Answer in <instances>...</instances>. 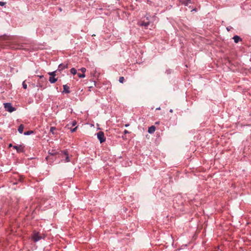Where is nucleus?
I'll use <instances>...</instances> for the list:
<instances>
[{"instance_id":"9d476101","label":"nucleus","mask_w":251,"mask_h":251,"mask_svg":"<svg viewBox=\"0 0 251 251\" xmlns=\"http://www.w3.org/2000/svg\"><path fill=\"white\" fill-rule=\"evenodd\" d=\"M150 23V22L148 21V22H142L140 23V26H145L146 28H147L148 26L149 25Z\"/></svg>"},{"instance_id":"473e14b6","label":"nucleus","mask_w":251,"mask_h":251,"mask_svg":"<svg viewBox=\"0 0 251 251\" xmlns=\"http://www.w3.org/2000/svg\"><path fill=\"white\" fill-rule=\"evenodd\" d=\"M160 107L157 108L156 109V110H160Z\"/></svg>"},{"instance_id":"393cba45","label":"nucleus","mask_w":251,"mask_h":251,"mask_svg":"<svg viewBox=\"0 0 251 251\" xmlns=\"http://www.w3.org/2000/svg\"><path fill=\"white\" fill-rule=\"evenodd\" d=\"M77 128V126H76V127H75V128H73V129H71V132H72V133H73V132H75V131L76 130Z\"/></svg>"},{"instance_id":"5701e85b","label":"nucleus","mask_w":251,"mask_h":251,"mask_svg":"<svg viewBox=\"0 0 251 251\" xmlns=\"http://www.w3.org/2000/svg\"><path fill=\"white\" fill-rule=\"evenodd\" d=\"M80 70L81 71L82 74H85V73L86 72V68L83 67V68H81L80 69Z\"/></svg>"},{"instance_id":"f3484780","label":"nucleus","mask_w":251,"mask_h":251,"mask_svg":"<svg viewBox=\"0 0 251 251\" xmlns=\"http://www.w3.org/2000/svg\"><path fill=\"white\" fill-rule=\"evenodd\" d=\"M55 130H56V128L55 127L51 126L50 128V132H51L53 134H54V131Z\"/></svg>"},{"instance_id":"f257e3e1","label":"nucleus","mask_w":251,"mask_h":251,"mask_svg":"<svg viewBox=\"0 0 251 251\" xmlns=\"http://www.w3.org/2000/svg\"><path fill=\"white\" fill-rule=\"evenodd\" d=\"M4 107L7 111L10 113L16 110V108L13 107L11 103L9 102L4 103Z\"/></svg>"},{"instance_id":"6ab92c4d","label":"nucleus","mask_w":251,"mask_h":251,"mask_svg":"<svg viewBox=\"0 0 251 251\" xmlns=\"http://www.w3.org/2000/svg\"><path fill=\"white\" fill-rule=\"evenodd\" d=\"M125 80L124 77L120 76L119 79V81L120 83H123Z\"/></svg>"},{"instance_id":"ddd939ff","label":"nucleus","mask_w":251,"mask_h":251,"mask_svg":"<svg viewBox=\"0 0 251 251\" xmlns=\"http://www.w3.org/2000/svg\"><path fill=\"white\" fill-rule=\"evenodd\" d=\"M24 126L23 125H21L19 127H18V131L19 132V133H23V130H24Z\"/></svg>"},{"instance_id":"a878e982","label":"nucleus","mask_w":251,"mask_h":251,"mask_svg":"<svg viewBox=\"0 0 251 251\" xmlns=\"http://www.w3.org/2000/svg\"><path fill=\"white\" fill-rule=\"evenodd\" d=\"M76 125V122L75 121H74L72 123V126H75Z\"/></svg>"},{"instance_id":"2f4dec72","label":"nucleus","mask_w":251,"mask_h":251,"mask_svg":"<svg viewBox=\"0 0 251 251\" xmlns=\"http://www.w3.org/2000/svg\"><path fill=\"white\" fill-rule=\"evenodd\" d=\"M13 146H12V145L11 144H10L9 145V147H13Z\"/></svg>"},{"instance_id":"412c9836","label":"nucleus","mask_w":251,"mask_h":251,"mask_svg":"<svg viewBox=\"0 0 251 251\" xmlns=\"http://www.w3.org/2000/svg\"><path fill=\"white\" fill-rule=\"evenodd\" d=\"M49 75H51V77H54L56 75L55 71L50 72L49 73Z\"/></svg>"},{"instance_id":"f8f14e48","label":"nucleus","mask_w":251,"mask_h":251,"mask_svg":"<svg viewBox=\"0 0 251 251\" xmlns=\"http://www.w3.org/2000/svg\"><path fill=\"white\" fill-rule=\"evenodd\" d=\"M57 80V79L55 78L54 77H50L49 78V81L51 83H54L55 82H56Z\"/></svg>"},{"instance_id":"4be33fe9","label":"nucleus","mask_w":251,"mask_h":251,"mask_svg":"<svg viewBox=\"0 0 251 251\" xmlns=\"http://www.w3.org/2000/svg\"><path fill=\"white\" fill-rule=\"evenodd\" d=\"M22 85H23V87L25 89H26L27 88V84L25 83V81L23 82Z\"/></svg>"},{"instance_id":"1a4fd4ad","label":"nucleus","mask_w":251,"mask_h":251,"mask_svg":"<svg viewBox=\"0 0 251 251\" xmlns=\"http://www.w3.org/2000/svg\"><path fill=\"white\" fill-rule=\"evenodd\" d=\"M155 127L154 126H152L149 127L148 132L151 134L153 133L155 131Z\"/></svg>"},{"instance_id":"cd10ccee","label":"nucleus","mask_w":251,"mask_h":251,"mask_svg":"<svg viewBox=\"0 0 251 251\" xmlns=\"http://www.w3.org/2000/svg\"><path fill=\"white\" fill-rule=\"evenodd\" d=\"M124 133L125 134H126L129 133V132H128V131L127 130L125 129L124 131Z\"/></svg>"},{"instance_id":"aec40b11","label":"nucleus","mask_w":251,"mask_h":251,"mask_svg":"<svg viewBox=\"0 0 251 251\" xmlns=\"http://www.w3.org/2000/svg\"><path fill=\"white\" fill-rule=\"evenodd\" d=\"M56 152L54 150H52L51 151H49V154H50L51 155H54L56 154Z\"/></svg>"},{"instance_id":"7c9ffc66","label":"nucleus","mask_w":251,"mask_h":251,"mask_svg":"<svg viewBox=\"0 0 251 251\" xmlns=\"http://www.w3.org/2000/svg\"><path fill=\"white\" fill-rule=\"evenodd\" d=\"M129 126V124H126V125H125V126H126V127H128Z\"/></svg>"},{"instance_id":"0eeeda50","label":"nucleus","mask_w":251,"mask_h":251,"mask_svg":"<svg viewBox=\"0 0 251 251\" xmlns=\"http://www.w3.org/2000/svg\"><path fill=\"white\" fill-rule=\"evenodd\" d=\"M63 92L69 94L70 93V91L69 90L70 88L67 85H63Z\"/></svg>"},{"instance_id":"20e7f679","label":"nucleus","mask_w":251,"mask_h":251,"mask_svg":"<svg viewBox=\"0 0 251 251\" xmlns=\"http://www.w3.org/2000/svg\"><path fill=\"white\" fill-rule=\"evenodd\" d=\"M13 148L16 150L19 153L24 152L25 151V147L23 145L13 146Z\"/></svg>"},{"instance_id":"4468645a","label":"nucleus","mask_w":251,"mask_h":251,"mask_svg":"<svg viewBox=\"0 0 251 251\" xmlns=\"http://www.w3.org/2000/svg\"><path fill=\"white\" fill-rule=\"evenodd\" d=\"M191 3V0H184L182 1V3L185 6H187L189 3Z\"/></svg>"},{"instance_id":"2eb2a0df","label":"nucleus","mask_w":251,"mask_h":251,"mask_svg":"<svg viewBox=\"0 0 251 251\" xmlns=\"http://www.w3.org/2000/svg\"><path fill=\"white\" fill-rule=\"evenodd\" d=\"M70 72L73 75H75L77 73V71L75 68H73L70 70Z\"/></svg>"},{"instance_id":"c85d7f7f","label":"nucleus","mask_w":251,"mask_h":251,"mask_svg":"<svg viewBox=\"0 0 251 251\" xmlns=\"http://www.w3.org/2000/svg\"><path fill=\"white\" fill-rule=\"evenodd\" d=\"M94 73H91V75L95 76V74L96 73V71L94 70Z\"/></svg>"},{"instance_id":"39448f33","label":"nucleus","mask_w":251,"mask_h":251,"mask_svg":"<svg viewBox=\"0 0 251 251\" xmlns=\"http://www.w3.org/2000/svg\"><path fill=\"white\" fill-rule=\"evenodd\" d=\"M61 152L63 153L66 156L65 159V162H69L70 161V159H69V156H68V151H61Z\"/></svg>"},{"instance_id":"dca6fc26","label":"nucleus","mask_w":251,"mask_h":251,"mask_svg":"<svg viewBox=\"0 0 251 251\" xmlns=\"http://www.w3.org/2000/svg\"><path fill=\"white\" fill-rule=\"evenodd\" d=\"M33 133H34L33 131H32V130H29V131L25 132L24 134L25 135H30L31 134Z\"/></svg>"},{"instance_id":"bb28decb","label":"nucleus","mask_w":251,"mask_h":251,"mask_svg":"<svg viewBox=\"0 0 251 251\" xmlns=\"http://www.w3.org/2000/svg\"><path fill=\"white\" fill-rule=\"evenodd\" d=\"M5 2L0 1V6H3L4 5H5Z\"/></svg>"},{"instance_id":"b1692460","label":"nucleus","mask_w":251,"mask_h":251,"mask_svg":"<svg viewBox=\"0 0 251 251\" xmlns=\"http://www.w3.org/2000/svg\"><path fill=\"white\" fill-rule=\"evenodd\" d=\"M37 87H39V88H41V89H44L45 88V87H44L43 86V85H42V84H41L40 83H38V84H37Z\"/></svg>"},{"instance_id":"9b49d317","label":"nucleus","mask_w":251,"mask_h":251,"mask_svg":"<svg viewBox=\"0 0 251 251\" xmlns=\"http://www.w3.org/2000/svg\"><path fill=\"white\" fill-rule=\"evenodd\" d=\"M10 48H13L14 49H16H16H20L21 48L20 45H16V44H12L11 45Z\"/></svg>"},{"instance_id":"f03ea898","label":"nucleus","mask_w":251,"mask_h":251,"mask_svg":"<svg viewBox=\"0 0 251 251\" xmlns=\"http://www.w3.org/2000/svg\"><path fill=\"white\" fill-rule=\"evenodd\" d=\"M31 238L34 242H36L41 240L42 237L39 234V232L34 231L33 232Z\"/></svg>"},{"instance_id":"6e6552de","label":"nucleus","mask_w":251,"mask_h":251,"mask_svg":"<svg viewBox=\"0 0 251 251\" xmlns=\"http://www.w3.org/2000/svg\"><path fill=\"white\" fill-rule=\"evenodd\" d=\"M233 39L235 43H238L239 41H242V39L238 35H235L233 37Z\"/></svg>"},{"instance_id":"7ed1b4c3","label":"nucleus","mask_w":251,"mask_h":251,"mask_svg":"<svg viewBox=\"0 0 251 251\" xmlns=\"http://www.w3.org/2000/svg\"><path fill=\"white\" fill-rule=\"evenodd\" d=\"M97 138L100 143L104 142L106 140L104 133L102 131H100L97 133Z\"/></svg>"},{"instance_id":"c756f323","label":"nucleus","mask_w":251,"mask_h":251,"mask_svg":"<svg viewBox=\"0 0 251 251\" xmlns=\"http://www.w3.org/2000/svg\"><path fill=\"white\" fill-rule=\"evenodd\" d=\"M38 77H39L40 78H44V76L43 75H37Z\"/></svg>"},{"instance_id":"423d86ee","label":"nucleus","mask_w":251,"mask_h":251,"mask_svg":"<svg viewBox=\"0 0 251 251\" xmlns=\"http://www.w3.org/2000/svg\"><path fill=\"white\" fill-rule=\"evenodd\" d=\"M68 68V64H60L58 66V70L59 71H62L66 68Z\"/></svg>"},{"instance_id":"a211bd4d","label":"nucleus","mask_w":251,"mask_h":251,"mask_svg":"<svg viewBox=\"0 0 251 251\" xmlns=\"http://www.w3.org/2000/svg\"><path fill=\"white\" fill-rule=\"evenodd\" d=\"M77 75H78V76L79 78H84V77H85V74H80V73H78V74H77Z\"/></svg>"}]
</instances>
